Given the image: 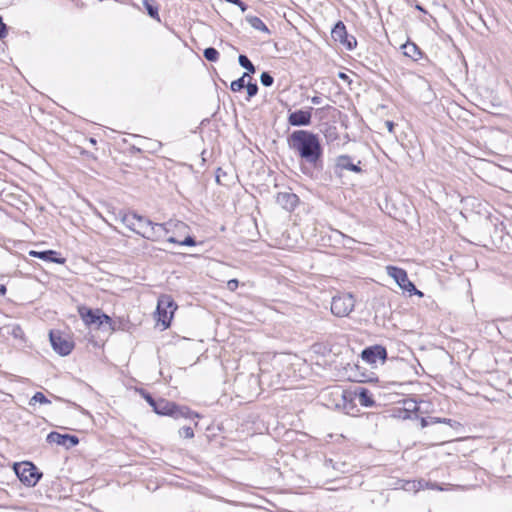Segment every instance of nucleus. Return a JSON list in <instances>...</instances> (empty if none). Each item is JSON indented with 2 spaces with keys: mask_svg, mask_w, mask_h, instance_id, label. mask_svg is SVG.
<instances>
[{
  "mask_svg": "<svg viewBox=\"0 0 512 512\" xmlns=\"http://www.w3.org/2000/svg\"><path fill=\"white\" fill-rule=\"evenodd\" d=\"M287 144L300 159L303 174L312 176V169H323V146L318 134L295 130L287 137Z\"/></svg>",
  "mask_w": 512,
  "mask_h": 512,
  "instance_id": "nucleus-1",
  "label": "nucleus"
},
{
  "mask_svg": "<svg viewBox=\"0 0 512 512\" xmlns=\"http://www.w3.org/2000/svg\"><path fill=\"white\" fill-rule=\"evenodd\" d=\"M134 232L145 239L157 241L158 239L166 236L169 232L166 223H155L150 219L137 215L136 229Z\"/></svg>",
  "mask_w": 512,
  "mask_h": 512,
  "instance_id": "nucleus-2",
  "label": "nucleus"
},
{
  "mask_svg": "<svg viewBox=\"0 0 512 512\" xmlns=\"http://www.w3.org/2000/svg\"><path fill=\"white\" fill-rule=\"evenodd\" d=\"M155 413L162 416H170L175 419L198 417V414L191 411L188 407L177 405L165 398L157 399Z\"/></svg>",
  "mask_w": 512,
  "mask_h": 512,
  "instance_id": "nucleus-3",
  "label": "nucleus"
},
{
  "mask_svg": "<svg viewBox=\"0 0 512 512\" xmlns=\"http://www.w3.org/2000/svg\"><path fill=\"white\" fill-rule=\"evenodd\" d=\"M13 469L19 480L28 487L35 486L42 477V473L32 462L15 463Z\"/></svg>",
  "mask_w": 512,
  "mask_h": 512,
  "instance_id": "nucleus-4",
  "label": "nucleus"
},
{
  "mask_svg": "<svg viewBox=\"0 0 512 512\" xmlns=\"http://www.w3.org/2000/svg\"><path fill=\"white\" fill-rule=\"evenodd\" d=\"M355 307V299L351 293H339L332 297L331 312L336 317L348 316Z\"/></svg>",
  "mask_w": 512,
  "mask_h": 512,
  "instance_id": "nucleus-5",
  "label": "nucleus"
},
{
  "mask_svg": "<svg viewBox=\"0 0 512 512\" xmlns=\"http://www.w3.org/2000/svg\"><path fill=\"white\" fill-rule=\"evenodd\" d=\"M177 309V304L169 295H162L158 299L157 313L158 321L162 323L164 328H168L171 324V319Z\"/></svg>",
  "mask_w": 512,
  "mask_h": 512,
  "instance_id": "nucleus-6",
  "label": "nucleus"
},
{
  "mask_svg": "<svg viewBox=\"0 0 512 512\" xmlns=\"http://www.w3.org/2000/svg\"><path fill=\"white\" fill-rule=\"evenodd\" d=\"M387 273L396 281L402 290L408 292L410 295L423 296V293L409 280L407 272L404 269L396 266H387Z\"/></svg>",
  "mask_w": 512,
  "mask_h": 512,
  "instance_id": "nucleus-7",
  "label": "nucleus"
},
{
  "mask_svg": "<svg viewBox=\"0 0 512 512\" xmlns=\"http://www.w3.org/2000/svg\"><path fill=\"white\" fill-rule=\"evenodd\" d=\"M49 339L54 351L61 356L69 355L74 348L71 338L68 335H63L59 330H51Z\"/></svg>",
  "mask_w": 512,
  "mask_h": 512,
  "instance_id": "nucleus-8",
  "label": "nucleus"
},
{
  "mask_svg": "<svg viewBox=\"0 0 512 512\" xmlns=\"http://www.w3.org/2000/svg\"><path fill=\"white\" fill-rule=\"evenodd\" d=\"M345 170L356 174H362L363 169L361 168V161L358 160L355 163L354 159L347 154L337 156L334 164V174L338 177H341L343 175V171Z\"/></svg>",
  "mask_w": 512,
  "mask_h": 512,
  "instance_id": "nucleus-9",
  "label": "nucleus"
},
{
  "mask_svg": "<svg viewBox=\"0 0 512 512\" xmlns=\"http://www.w3.org/2000/svg\"><path fill=\"white\" fill-rule=\"evenodd\" d=\"M331 37L334 41L342 44L347 50L351 51L357 46V40L353 35L347 33L345 24L338 21L331 30Z\"/></svg>",
  "mask_w": 512,
  "mask_h": 512,
  "instance_id": "nucleus-10",
  "label": "nucleus"
},
{
  "mask_svg": "<svg viewBox=\"0 0 512 512\" xmlns=\"http://www.w3.org/2000/svg\"><path fill=\"white\" fill-rule=\"evenodd\" d=\"M361 358L368 364H376L380 361L382 364L387 359V350L384 346L375 344L364 348L361 352Z\"/></svg>",
  "mask_w": 512,
  "mask_h": 512,
  "instance_id": "nucleus-11",
  "label": "nucleus"
},
{
  "mask_svg": "<svg viewBox=\"0 0 512 512\" xmlns=\"http://www.w3.org/2000/svg\"><path fill=\"white\" fill-rule=\"evenodd\" d=\"M312 107L307 110H295L288 115V123L294 127L309 126L312 122Z\"/></svg>",
  "mask_w": 512,
  "mask_h": 512,
  "instance_id": "nucleus-12",
  "label": "nucleus"
},
{
  "mask_svg": "<svg viewBox=\"0 0 512 512\" xmlns=\"http://www.w3.org/2000/svg\"><path fill=\"white\" fill-rule=\"evenodd\" d=\"M46 441L50 444L55 443L60 446H64L66 449H70L79 443V438L75 435L61 434L55 431L50 432Z\"/></svg>",
  "mask_w": 512,
  "mask_h": 512,
  "instance_id": "nucleus-13",
  "label": "nucleus"
},
{
  "mask_svg": "<svg viewBox=\"0 0 512 512\" xmlns=\"http://www.w3.org/2000/svg\"><path fill=\"white\" fill-rule=\"evenodd\" d=\"M276 203L287 211H293L299 203V197L293 192H279Z\"/></svg>",
  "mask_w": 512,
  "mask_h": 512,
  "instance_id": "nucleus-14",
  "label": "nucleus"
},
{
  "mask_svg": "<svg viewBox=\"0 0 512 512\" xmlns=\"http://www.w3.org/2000/svg\"><path fill=\"white\" fill-rule=\"evenodd\" d=\"M31 256L39 258L41 260L63 264L65 259L59 256V253L54 250H44V251H30Z\"/></svg>",
  "mask_w": 512,
  "mask_h": 512,
  "instance_id": "nucleus-15",
  "label": "nucleus"
},
{
  "mask_svg": "<svg viewBox=\"0 0 512 512\" xmlns=\"http://www.w3.org/2000/svg\"><path fill=\"white\" fill-rule=\"evenodd\" d=\"M0 335L4 337L12 336L14 339L24 340V331L17 323H9L0 328Z\"/></svg>",
  "mask_w": 512,
  "mask_h": 512,
  "instance_id": "nucleus-16",
  "label": "nucleus"
},
{
  "mask_svg": "<svg viewBox=\"0 0 512 512\" xmlns=\"http://www.w3.org/2000/svg\"><path fill=\"white\" fill-rule=\"evenodd\" d=\"M355 396L358 398L360 404L364 407L375 406L373 395L367 388L359 387L355 390Z\"/></svg>",
  "mask_w": 512,
  "mask_h": 512,
  "instance_id": "nucleus-17",
  "label": "nucleus"
},
{
  "mask_svg": "<svg viewBox=\"0 0 512 512\" xmlns=\"http://www.w3.org/2000/svg\"><path fill=\"white\" fill-rule=\"evenodd\" d=\"M403 50V54L407 57H410L414 61L419 60L423 56V52L421 49L413 42H406L401 46Z\"/></svg>",
  "mask_w": 512,
  "mask_h": 512,
  "instance_id": "nucleus-18",
  "label": "nucleus"
},
{
  "mask_svg": "<svg viewBox=\"0 0 512 512\" xmlns=\"http://www.w3.org/2000/svg\"><path fill=\"white\" fill-rule=\"evenodd\" d=\"M80 314L84 322L88 325L97 324L99 321L100 310H93L89 308L81 309Z\"/></svg>",
  "mask_w": 512,
  "mask_h": 512,
  "instance_id": "nucleus-19",
  "label": "nucleus"
},
{
  "mask_svg": "<svg viewBox=\"0 0 512 512\" xmlns=\"http://www.w3.org/2000/svg\"><path fill=\"white\" fill-rule=\"evenodd\" d=\"M246 21L256 30L270 34V30L267 25L257 16L248 15Z\"/></svg>",
  "mask_w": 512,
  "mask_h": 512,
  "instance_id": "nucleus-20",
  "label": "nucleus"
},
{
  "mask_svg": "<svg viewBox=\"0 0 512 512\" xmlns=\"http://www.w3.org/2000/svg\"><path fill=\"white\" fill-rule=\"evenodd\" d=\"M143 5L147 11V14L153 18V19H156V20H160L159 19V10H158V5L156 4V1L155 0H143Z\"/></svg>",
  "mask_w": 512,
  "mask_h": 512,
  "instance_id": "nucleus-21",
  "label": "nucleus"
},
{
  "mask_svg": "<svg viewBox=\"0 0 512 512\" xmlns=\"http://www.w3.org/2000/svg\"><path fill=\"white\" fill-rule=\"evenodd\" d=\"M137 213L131 212V213H124L121 217L122 223L132 230L134 232V229H136V222H137Z\"/></svg>",
  "mask_w": 512,
  "mask_h": 512,
  "instance_id": "nucleus-22",
  "label": "nucleus"
},
{
  "mask_svg": "<svg viewBox=\"0 0 512 512\" xmlns=\"http://www.w3.org/2000/svg\"><path fill=\"white\" fill-rule=\"evenodd\" d=\"M238 63L241 67H243L244 69L247 70L246 73H251V74H254L256 72V67L255 65L250 61V59L244 55V54H240L238 56Z\"/></svg>",
  "mask_w": 512,
  "mask_h": 512,
  "instance_id": "nucleus-23",
  "label": "nucleus"
},
{
  "mask_svg": "<svg viewBox=\"0 0 512 512\" xmlns=\"http://www.w3.org/2000/svg\"><path fill=\"white\" fill-rule=\"evenodd\" d=\"M246 77H248V73H243L240 78L232 81L231 84H230L231 91L239 92L243 88H245V85H246L245 78Z\"/></svg>",
  "mask_w": 512,
  "mask_h": 512,
  "instance_id": "nucleus-24",
  "label": "nucleus"
},
{
  "mask_svg": "<svg viewBox=\"0 0 512 512\" xmlns=\"http://www.w3.org/2000/svg\"><path fill=\"white\" fill-rule=\"evenodd\" d=\"M203 56L207 61L216 62L219 59V52L214 47H208L204 49Z\"/></svg>",
  "mask_w": 512,
  "mask_h": 512,
  "instance_id": "nucleus-25",
  "label": "nucleus"
},
{
  "mask_svg": "<svg viewBox=\"0 0 512 512\" xmlns=\"http://www.w3.org/2000/svg\"><path fill=\"white\" fill-rule=\"evenodd\" d=\"M228 174L222 168H218L216 171V182L220 185L229 186L227 180Z\"/></svg>",
  "mask_w": 512,
  "mask_h": 512,
  "instance_id": "nucleus-26",
  "label": "nucleus"
},
{
  "mask_svg": "<svg viewBox=\"0 0 512 512\" xmlns=\"http://www.w3.org/2000/svg\"><path fill=\"white\" fill-rule=\"evenodd\" d=\"M34 403L48 404L50 400L42 392H36L30 399L29 404L33 405Z\"/></svg>",
  "mask_w": 512,
  "mask_h": 512,
  "instance_id": "nucleus-27",
  "label": "nucleus"
},
{
  "mask_svg": "<svg viewBox=\"0 0 512 512\" xmlns=\"http://www.w3.org/2000/svg\"><path fill=\"white\" fill-rule=\"evenodd\" d=\"M260 82L263 86L265 87H270L273 85L274 83V78L273 76L270 74V72H262L261 75H260Z\"/></svg>",
  "mask_w": 512,
  "mask_h": 512,
  "instance_id": "nucleus-28",
  "label": "nucleus"
},
{
  "mask_svg": "<svg viewBox=\"0 0 512 512\" xmlns=\"http://www.w3.org/2000/svg\"><path fill=\"white\" fill-rule=\"evenodd\" d=\"M245 88L247 90L248 100L258 93V85L256 82H247Z\"/></svg>",
  "mask_w": 512,
  "mask_h": 512,
  "instance_id": "nucleus-29",
  "label": "nucleus"
},
{
  "mask_svg": "<svg viewBox=\"0 0 512 512\" xmlns=\"http://www.w3.org/2000/svg\"><path fill=\"white\" fill-rule=\"evenodd\" d=\"M402 488L405 490V491H408V492H417V489H416V480H413V481H406Z\"/></svg>",
  "mask_w": 512,
  "mask_h": 512,
  "instance_id": "nucleus-30",
  "label": "nucleus"
},
{
  "mask_svg": "<svg viewBox=\"0 0 512 512\" xmlns=\"http://www.w3.org/2000/svg\"><path fill=\"white\" fill-rule=\"evenodd\" d=\"M180 435H183L185 438H193L194 432L193 429L189 426L182 427L179 431Z\"/></svg>",
  "mask_w": 512,
  "mask_h": 512,
  "instance_id": "nucleus-31",
  "label": "nucleus"
},
{
  "mask_svg": "<svg viewBox=\"0 0 512 512\" xmlns=\"http://www.w3.org/2000/svg\"><path fill=\"white\" fill-rule=\"evenodd\" d=\"M180 245L192 247L196 245V240L194 237L188 235L184 238V240L180 241Z\"/></svg>",
  "mask_w": 512,
  "mask_h": 512,
  "instance_id": "nucleus-32",
  "label": "nucleus"
},
{
  "mask_svg": "<svg viewBox=\"0 0 512 512\" xmlns=\"http://www.w3.org/2000/svg\"><path fill=\"white\" fill-rule=\"evenodd\" d=\"M225 2L237 5L242 12L248 9V6L242 0H225Z\"/></svg>",
  "mask_w": 512,
  "mask_h": 512,
  "instance_id": "nucleus-33",
  "label": "nucleus"
},
{
  "mask_svg": "<svg viewBox=\"0 0 512 512\" xmlns=\"http://www.w3.org/2000/svg\"><path fill=\"white\" fill-rule=\"evenodd\" d=\"M431 423H445L448 425H452L453 420L449 418H439V417H430Z\"/></svg>",
  "mask_w": 512,
  "mask_h": 512,
  "instance_id": "nucleus-34",
  "label": "nucleus"
},
{
  "mask_svg": "<svg viewBox=\"0 0 512 512\" xmlns=\"http://www.w3.org/2000/svg\"><path fill=\"white\" fill-rule=\"evenodd\" d=\"M111 322L112 319L108 315L100 312L98 326H101L103 324H111Z\"/></svg>",
  "mask_w": 512,
  "mask_h": 512,
  "instance_id": "nucleus-35",
  "label": "nucleus"
},
{
  "mask_svg": "<svg viewBox=\"0 0 512 512\" xmlns=\"http://www.w3.org/2000/svg\"><path fill=\"white\" fill-rule=\"evenodd\" d=\"M8 33V30H7V26L6 24L3 22V18L2 16L0 15V39H3L6 37Z\"/></svg>",
  "mask_w": 512,
  "mask_h": 512,
  "instance_id": "nucleus-36",
  "label": "nucleus"
},
{
  "mask_svg": "<svg viewBox=\"0 0 512 512\" xmlns=\"http://www.w3.org/2000/svg\"><path fill=\"white\" fill-rule=\"evenodd\" d=\"M428 485H429V481H426L424 479L417 480L416 481L417 492L420 490L426 489V487H428Z\"/></svg>",
  "mask_w": 512,
  "mask_h": 512,
  "instance_id": "nucleus-37",
  "label": "nucleus"
},
{
  "mask_svg": "<svg viewBox=\"0 0 512 512\" xmlns=\"http://www.w3.org/2000/svg\"><path fill=\"white\" fill-rule=\"evenodd\" d=\"M139 393L146 400L147 403L151 402L154 399L153 396L144 389H140Z\"/></svg>",
  "mask_w": 512,
  "mask_h": 512,
  "instance_id": "nucleus-38",
  "label": "nucleus"
},
{
  "mask_svg": "<svg viewBox=\"0 0 512 512\" xmlns=\"http://www.w3.org/2000/svg\"><path fill=\"white\" fill-rule=\"evenodd\" d=\"M426 489L440 490V491L446 490L445 488L440 486L438 483L430 482V481H429V485H428V487H426Z\"/></svg>",
  "mask_w": 512,
  "mask_h": 512,
  "instance_id": "nucleus-39",
  "label": "nucleus"
},
{
  "mask_svg": "<svg viewBox=\"0 0 512 512\" xmlns=\"http://www.w3.org/2000/svg\"><path fill=\"white\" fill-rule=\"evenodd\" d=\"M238 280L237 279H231L228 281L227 285H228V288L231 290V291H234L237 287H238Z\"/></svg>",
  "mask_w": 512,
  "mask_h": 512,
  "instance_id": "nucleus-40",
  "label": "nucleus"
},
{
  "mask_svg": "<svg viewBox=\"0 0 512 512\" xmlns=\"http://www.w3.org/2000/svg\"><path fill=\"white\" fill-rule=\"evenodd\" d=\"M385 126L387 127V129L390 133H393L394 127H395V124L393 121H390V120L385 121Z\"/></svg>",
  "mask_w": 512,
  "mask_h": 512,
  "instance_id": "nucleus-41",
  "label": "nucleus"
},
{
  "mask_svg": "<svg viewBox=\"0 0 512 512\" xmlns=\"http://www.w3.org/2000/svg\"><path fill=\"white\" fill-rule=\"evenodd\" d=\"M429 424H432L431 423V420H430V417L429 418H422L421 419V426L424 428L426 426H428Z\"/></svg>",
  "mask_w": 512,
  "mask_h": 512,
  "instance_id": "nucleus-42",
  "label": "nucleus"
},
{
  "mask_svg": "<svg viewBox=\"0 0 512 512\" xmlns=\"http://www.w3.org/2000/svg\"><path fill=\"white\" fill-rule=\"evenodd\" d=\"M311 102H312L313 104H315V105H318V104H321L322 99H321V97H319V96H313V97L311 98Z\"/></svg>",
  "mask_w": 512,
  "mask_h": 512,
  "instance_id": "nucleus-43",
  "label": "nucleus"
},
{
  "mask_svg": "<svg viewBox=\"0 0 512 512\" xmlns=\"http://www.w3.org/2000/svg\"><path fill=\"white\" fill-rule=\"evenodd\" d=\"M167 242L172 243V244H179L180 245V241L178 239H176L175 237H173V236L168 237L167 238Z\"/></svg>",
  "mask_w": 512,
  "mask_h": 512,
  "instance_id": "nucleus-44",
  "label": "nucleus"
},
{
  "mask_svg": "<svg viewBox=\"0 0 512 512\" xmlns=\"http://www.w3.org/2000/svg\"><path fill=\"white\" fill-rule=\"evenodd\" d=\"M7 292V288L5 285L0 283V296H4Z\"/></svg>",
  "mask_w": 512,
  "mask_h": 512,
  "instance_id": "nucleus-45",
  "label": "nucleus"
},
{
  "mask_svg": "<svg viewBox=\"0 0 512 512\" xmlns=\"http://www.w3.org/2000/svg\"><path fill=\"white\" fill-rule=\"evenodd\" d=\"M338 77L345 81H347L349 79L348 75L345 74L344 72H339Z\"/></svg>",
  "mask_w": 512,
  "mask_h": 512,
  "instance_id": "nucleus-46",
  "label": "nucleus"
},
{
  "mask_svg": "<svg viewBox=\"0 0 512 512\" xmlns=\"http://www.w3.org/2000/svg\"><path fill=\"white\" fill-rule=\"evenodd\" d=\"M148 404L152 407L153 411L155 412V407H156V405H157V399H153V400H152L151 402H149Z\"/></svg>",
  "mask_w": 512,
  "mask_h": 512,
  "instance_id": "nucleus-47",
  "label": "nucleus"
},
{
  "mask_svg": "<svg viewBox=\"0 0 512 512\" xmlns=\"http://www.w3.org/2000/svg\"><path fill=\"white\" fill-rule=\"evenodd\" d=\"M148 404L152 407L153 411L155 412V407H156V405H157V399H153V400H152L151 402H149Z\"/></svg>",
  "mask_w": 512,
  "mask_h": 512,
  "instance_id": "nucleus-48",
  "label": "nucleus"
},
{
  "mask_svg": "<svg viewBox=\"0 0 512 512\" xmlns=\"http://www.w3.org/2000/svg\"><path fill=\"white\" fill-rule=\"evenodd\" d=\"M260 371H261V373H260V381H262L263 378L265 377V372L262 369H260Z\"/></svg>",
  "mask_w": 512,
  "mask_h": 512,
  "instance_id": "nucleus-49",
  "label": "nucleus"
},
{
  "mask_svg": "<svg viewBox=\"0 0 512 512\" xmlns=\"http://www.w3.org/2000/svg\"><path fill=\"white\" fill-rule=\"evenodd\" d=\"M90 141H91V143H95L96 142L93 138H91Z\"/></svg>",
  "mask_w": 512,
  "mask_h": 512,
  "instance_id": "nucleus-50",
  "label": "nucleus"
}]
</instances>
